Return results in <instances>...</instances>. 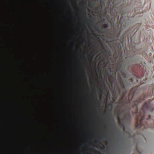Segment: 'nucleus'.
Masks as SVG:
<instances>
[{
	"label": "nucleus",
	"instance_id": "f257e3e1",
	"mask_svg": "<svg viewBox=\"0 0 154 154\" xmlns=\"http://www.w3.org/2000/svg\"><path fill=\"white\" fill-rule=\"evenodd\" d=\"M125 5H122L118 8H115L113 7L110 11V14L113 17H117V19H119L120 15L122 16L125 13Z\"/></svg>",
	"mask_w": 154,
	"mask_h": 154
},
{
	"label": "nucleus",
	"instance_id": "f03ea898",
	"mask_svg": "<svg viewBox=\"0 0 154 154\" xmlns=\"http://www.w3.org/2000/svg\"><path fill=\"white\" fill-rule=\"evenodd\" d=\"M124 71H122L123 76H124L126 80L125 81L124 83H123V85L124 88H128L131 85V83L130 82L128 81L127 79L131 76L130 74L128 72L126 71L125 70V69L124 68Z\"/></svg>",
	"mask_w": 154,
	"mask_h": 154
},
{
	"label": "nucleus",
	"instance_id": "7ed1b4c3",
	"mask_svg": "<svg viewBox=\"0 0 154 154\" xmlns=\"http://www.w3.org/2000/svg\"><path fill=\"white\" fill-rule=\"evenodd\" d=\"M82 76L84 80L85 83L87 85L88 89H90V87L89 86V83L87 77L86 75V72L84 68L83 69V73L82 74Z\"/></svg>",
	"mask_w": 154,
	"mask_h": 154
},
{
	"label": "nucleus",
	"instance_id": "20e7f679",
	"mask_svg": "<svg viewBox=\"0 0 154 154\" xmlns=\"http://www.w3.org/2000/svg\"><path fill=\"white\" fill-rule=\"evenodd\" d=\"M0 19H76V18H26V19H23V18H0Z\"/></svg>",
	"mask_w": 154,
	"mask_h": 154
},
{
	"label": "nucleus",
	"instance_id": "39448f33",
	"mask_svg": "<svg viewBox=\"0 0 154 154\" xmlns=\"http://www.w3.org/2000/svg\"><path fill=\"white\" fill-rule=\"evenodd\" d=\"M149 146L148 145V146H145V149L142 150H138V152L140 154H148L149 150Z\"/></svg>",
	"mask_w": 154,
	"mask_h": 154
},
{
	"label": "nucleus",
	"instance_id": "423d86ee",
	"mask_svg": "<svg viewBox=\"0 0 154 154\" xmlns=\"http://www.w3.org/2000/svg\"><path fill=\"white\" fill-rule=\"evenodd\" d=\"M103 134L105 135V136L104 138H103L101 139H99L98 137L94 134V140H96L97 142H100L101 141L103 140H106V141L107 142H109V140L107 137H106V134L105 133H103Z\"/></svg>",
	"mask_w": 154,
	"mask_h": 154
},
{
	"label": "nucleus",
	"instance_id": "0eeeda50",
	"mask_svg": "<svg viewBox=\"0 0 154 154\" xmlns=\"http://www.w3.org/2000/svg\"><path fill=\"white\" fill-rule=\"evenodd\" d=\"M87 7L84 5L83 6L82 8L80 9L78 11V13L81 15H85L86 14V9Z\"/></svg>",
	"mask_w": 154,
	"mask_h": 154
},
{
	"label": "nucleus",
	"instance_id": "6e6552de",
	"mask_svg": "<svg viewBox=\"0 0 154 154\" xmlns=\"http://www.w3.org/2000/svg\"><path fill=\"white\" fill-rule=\"evenodd\" d=\"M109 114L112 119V124L114 125L116 128V124L115 122V118L112 114V112H110Z\"/></svg>",
	"mask_w": 154,
	"mask_h": 154
},
{
	"label": "nucleus",
	"instance_id": "1a4fd4ad",
	"mask_svg": "<svg viewBox=\"0 0 154 154\" xmlns=\"http://www.w3.org/2000/svg\"><path fill=\"white\" fill-rule=\"evenodd\" d=\"M104 85L105 86L106 90L107 92V97H108V98L106 99V101H107V103H108L109 101V100L110 99V98L111 97V94H110V91H109V89L106 87L105 84H104Z\"/></svg>",
	"mask_w": 154,
	"mask_h": 154
},
{
	"label": "nucleus",
	"instance_id": "9d476101",
	"mask_svg": "<svg viewBox=\"0 0 154 154\" xmlns=\"http://www.w3.org/2000/svg\"><path fill=\"white\" fill-rule=\"evenodd\" d=\"M103 21V22L104 23H105L103 24V26L104 27L105 29H106L108 28L109 27V24L108 23H106V20H102ZM109 20V22L110 20ZM112 20V22H113V23H114V22H115V20Z\"/></svg>",
	"mask_w": 154,
	"mask_h": 154
},
{
	"label": "nucleus",
	"instance_id": "9b49d317",
	"mask_svg": "<svg viewBox=\"0 0 154 154\" xmlns=\"http://www.w3.org/2000/svg\"><path fill=\"white\" fill-rule=\"evenodd\" d=\"M140 60V57L138 56H137L136 57H134L132 60L135 63L137 64L138 63Z\"/></svg>",
	"mask_w": 154,
	"mask_h": 154
},
{
	"label": "nucleus",
	"instance_id": "f8f14e48",
	"mask_svg": "<svg viewBox=\"0 0 154 154\" xmlns=\"http://www.w3.org/2000/svg\"><path fill=\"white\" fill-rule=\"evenodd\" d=\"M69 37L71 39V40L70 41V42H69L68 44V46H69L70 45V44L71 43H72V45H75V43L73 42L72 41V39L73 38V36L69 34Z\"/></svg>",
	"mask_w": 154,
	"mask_h": 154
},
{
	"label": "nucleus",
	"instance_id": "ddd939ff",
	"mask_svg": "<svg viewBox=\"0 0 154 154\" xmlns=\"http://www.w3.org/2000/svg\"><path fill=\"white\" fill-rule=\"evenodd\" d=\"M102 7H101L100 9H99V7H97L95 9V12L97 14H100L102 11Z\"/></svg>",
	"mask_w": 154,
	"mask_h": 154
},
{
	"label": "nucleus",
	"instance_id": "4468645a",
	"mask_svg": "<svg viewBox=\"0 0 154 154\" xmlns=\"http://www.w3.org/2000/svg\"><path fill=\"white\" fill-rule=\"evenodd\" d=\"M81 36L83 40V42H82L80 45H82V44H83L84 42L85 41H86L87 39H86V36L85 35H81Z\"/></svg>",
	"mask_w": 154,
	"mask_h": 154
},
{
	"label": "nucleus",
	"instance_id": "2eb2a0df",
	"mask_svg": "<svg viewBox=\"0 0 154 154\" xmlns=\"http://www.w3.org/2000/svg\"><path fill=\"white\" fill-rule=\"evenodd\" d=\"M99 151L100 152L102 153L103 154H106V153L105 151V146L102 149H99Z\"/></svg>",
	"mask_w": 154,
	"mask_h": 154
},
{
	"label": "nucleus",
	"instance_id": "dca6fc26",
	"mask_svg": "<svg viewBox=\"0 0 154 154\" xmlns=\"http://www.w3.org/2000/svg\"><path fill=\"white\" fill-rule=\"evenodd\" d=\"M113 137H112L110 138V141L111 142H112V140H116V133L114 132H113Z\"/></svg>",
	"mask_w": 154,
	"mask_h": 154
},
{
	"label": "nucleus",
	"instance_id": "f3484780",
	"mask_svg": "<svg viewBox=\"0 0 154 154\" xmlns=\"http://www.w3.org/2000/svg\"><path fill=\"white\" fill-rule=\"evenodd\" d=\"M69 66L71 68H72L73 67V61L71 60L70 58H69Z\"/></svg>",
	"mask_w": 154,
	"mask_h": 154
},
{
	"label": "nucleus",
	"instance_id": "a211bd4d",
	"mask_svg": "<svg viewBox=\"0 0 154 154\" xmlns=\"http://www.w3.org/2000/svg\"><path fill=\"white\" fill-rule=\"evenodd\" d=\"M94 95H95V98L94 99V101H98V97H97V91H96V92H94Z\"/></svg>",
	"mask_w": 154,
	"mask_h": 154
},
{
	"label": "nucleus",
	"instance_id": "6ab92c4d",
	"mask_svg": "<svg viewBox=\"0 0 154 154\" xmlns=\"http://www.w3.org/2000/svg\"><path fill=\"white\" fill-rule=\"evenodd\" d=\"M81 142H82V146L83 145H87L88 143V142H83L82 140H81Z\"/></svg>",
	"mask_w": 154,
	"mask_h": 154
},
{
	"label": "nucleus",
	"instance_id": "aec40b11",
	"mask_svg": "<svg viewBox=\"0 0 154 154\" xmlns=\"http://www.w3.org/2000/svg\"><path fill=\"white\" fill-rule=\"evenodd\" d=\"M92 44L93 45V46L92 47V48H98V46L97 45V44L92 43Z\"/></svg>",
	"mask_w": 154,
	"mask_h": 154
},
{
	"label": "nucleus",
	"instance_id": "412c9836",
	"mask_svg": "<svg viewBox=\"0 0 154 154\" xmlns=\"http://www.w3.org/2000/svg\"><path fill=\"white\" fill-rule=\"evenodd\" d=\"M146 108L147 109H149V106H150V103H149V104H147L146 103L145 104Z\"/></svg>",
	"mask_w": 154,
	"mask_h": 154
},
{
	"label": "nucleus",
	"instance_id": "4be33fe9",
	"mask_svg": "<svg viewBox=\"0 0 154 154\" xmlns=\"http://www.w3.org/2000/svg\"><path fill=\"white\" fill-rule=\"evenodd\" d=\"M71 49L72 50V51L73 52V55L74 56H75V52H74V47L73 46H72L71 47Z\"/></svg>",
	"mask_w": 154,
	"mask_h": 154
},
{
	"label": "nucleus",
	"instance_id": "5701e85b",
	"mask_svg": "<svg viewBox=\"0 0 154 154\" xmlns=\"http://www.w3.org/2000/svg\"><path fill=\"white\" fill-rule=\"evenodd\" d=\"M103 44L107 47V49L109 51V52L110 53H111V51H110V49H109V48L108 47L107 45L106 44H105L104 42H103Z\"/></svg>",
	"mask_w": 154,
	"mask_h": 154
},
{
	"label": "nucleus",
	"instance_id": "b1692460",
	"mask_svg": "<svg viewBox=\"0 0 154 154\" xmlns=\"http://www.w3.org/2000/svg\"><path fill=\"white\" fill-rule=\"evenodd\" d=\"M97 112H98L97 110H95L94 111V113L95 114L94 115H93V117L94 118L96 117V115L97 114Z\"/></svg>",
	"mask_w": 154,
	"mask_h": 154
},
{
	"label": "nucleus",
	"instance_id": "393cba45",
	"mask_svg": "<svg viewBox=\"0 0 154 154\" xmlns=\"http://www.w3.org/2000/svg\"><path fill=\"white\" fill-rule=\"evenodd\" d=\"M78 151L79 152V154H82L83 152V151L81 150L80 148L78 149Z\"/></svg>",
	"mask_w": 154,
	"mask_h": 154
},
{
	"label": "nucleus",
	"instance_id": "a878e982",
	"mask_svg": "<svg viewBox=\"0 0 154 154\" xmlns=\"http://www.w3.org/2000/svg\"><path fill=\"white\" fill-rule=\"evenodd\" d=\"M94 20V21H95V20Z\"/></svg>",
	"mask_w": 154,
	"mask_h": 154
},
{
	"label": "nucleus",
	"instance_id": "bb28decb",
	"mask_svg": "<svg viewBox=\"0 0 154 154\" xmlns=\"http://www.w3.org/2000/svg\"><path fill=\"white\" fill-rule=\"evenodd\" d=\"M119 144H120L121 145V149H123V147L122 146V145H123L122 142H121L119 143Z\"/></svg>",
	"mask_w": 154,
	"mask_h": 154
},
{
	"label": "nucleus",
	"instance_id": "cd10ccee",
	"mask_svg": "<svg viewBox=\"0 0 154 154\" xmlns=\"http://www.w3.org/2000/svg\"><path fill=\"white\" fill-rule=\"evenodd\" d=\"M78 119L77 117H75V123H77Z\"/></svg>",
	"mask_w": 154,
	"mask_h": 154
},
{
	"label": "nucleus",
	"instance_id": "c85d7f7f",
	"mask_svg": "<svg viewBox=\"0 0 154 154\" xmlns=\"http://www.w3.org/2000/svg\"><path fill=\"white\" fill-rule=\"evenodd\" d=\"M85 121L84 120V119L83 120V122H82V125H83V126H84L85 125Z\"/></svg>",
	"mask_w": 154,
	"mask_h": 154
},
{
	"label": "nucleus",
	"instance_id": "c756f323",
	"mask_svg": "<svg viewBox=\"0 0 154 154\" xmlns=\"http://www.w3.org/2000/svg\"><path fill=\"white\" fill-rule=\"evenodd\" d=\"M77 132L78 134H79L80 132V130H77Z\"/></svg>",
	"mask_w": 154,
	"mask_h": 154
},
{
	"label": "nucleus",
	"instance_id": "7c9ffc66",
	"mask_svg": "<svg viewBox=\"0 0 154 154\" xmlns=\"http://www.w3.org/2000/svg\"><path fill=\"white\" fill-rule=\"evenodd\" d=\"M84 99H83L82 101L81 102L80 104L81 105H82V103L84 102Z\"/></svg>",
	"mask_w": 154,
	"mask_h": 154
},
{
	"label": "nucleus",
	"instance_id": "2f4dec72",
	"mask_svg": "<svg viewBox=\"0 0 154 154\" xmlns=\"http://www.w3.org/2000/svg\"><path fill=\"white\" fill-rule=\"evenodd\" d=\"M88 147L89 148H90L91 147V145L90 144H88Z\"/></svg>",
	"mask_w": 154,
	"mask_h": 154
},
{
	"label": "nucleus",
	"instance_id": "473e14b6",
	"mask_svg": "<svg viewBox=\"0 0 154 154\" xmlns=\"http://www.w3.org/2000/svg\"><path fill=\"white\" fill-rule=\"evenodd\" d=\"M89 41L91 42H92V39H91V38L89 37Z\"/></svg>",
	"mask_w": 154,
	"mask_h": 154
},
{
	"label": "nucleus",
	"instance_id": "72a5a7b5",
	"mask_svg": "<svg viewBox=\"0 0 154 154\" xmlns=\"http://www.w3.org/2000/svg\"><path fill=\"white\" fill-rule=\"evenodd\" d=\"M73 34L76 35V32L75 31H74L73 32Z\"/></svg>",
	"mask_w": 154,
	"mask_h": 154
},
{
	"label": "nucleus",
	"instance_id": "f704fd0d",
	"mask_svg": "<svg viewBox=\"0 0 154 154\" xmlns=\"http://www.w3.org/2000/svg\"><path fill=\"white\" fill-rule=\"evenodd\" d=\"M70 26H73V23L72 22V23H70Z\"/></svg>",
	"mask_w": 154,
	"mask_h": 154
},
{
	"label": "nucleus",
	"instance_id": "c9c22d12",
	"mask_svg": "<svg viewBox=\"0 0 154 154\" xmlns=\"http://www.w3.org/2000/svg\"><path fill=\"white\" fill-rule=\"evenodd\" d=\"M130 79L132 82H133V79H132L131 78H130Z\"/></svg>",
	"mask_w": 154,
	"mask_h": 154
},
{
	"label": "nucleus",
	"instance_id": "e433bc0d",
	"mask_svg": "<svg viewBox=\"0 0 154 154\" xmlns=\"http://www.w3.org/2000/svg\"><path fill=\"white\" fill-rule=\"evenodd\" d=\"M69 79L71 80L73 79V77L72 76H71L69 77Z\"/></svg>",
	"mask_w": 154,
	"mask_h": 154
},
{
	"label": "nucleus",
	"instance_id": "4c0bfd02",
	"mask_svg": "<svg viewBox=\"0 0 154 154\" xmlns=\"http://www.w3.org/2000/svg\"><path fill=\"white\" fill-rule=\"evenodd\" d=\"M70 94H73V92L72 91H71L70 92Z\"/></svg>",
	"mask_w": 154,
	"mask_h": 154
},
{
	"label": "nucleus",
	"instance_id": "58836bf2",
	"mask_svg": "<svg viewBox=\"0 0 154 154\" xmlns=\"http://www.w3.org/2000/svg\"><path fill=\"white\" fill-rule=\"evenodd\" d=\"M112 146L113 149H115V148L114 146L113 145H112Z\"/></svg>",
	"mask_w": 154,
	"mask_h": 154
},
{
	"label": "nucleus",
	"instance_id": "ea45409f",
	"mask_svg": "<svg viewBox=\"0 0 154 154\" xmlns=\"http://www.w3.org/2000/svg\"><path fill=\"white\" fill-rule=\"evenodd\" d=\"M89 7H91L92 6V5L91 4H89Z\"/></svg>",
	"mask_w": 154,
	"mask_h": 154
},
{
	"label": "nucleus",
	"instance_id": "a19ab883",
	"mask_svg": "<svg viewBox=\"0 0 154 154\" xmlns=\"http://www.w3.org/2000/svg\"><path fill=\"white\" fill-rule=\"evenodd\" d=\"M70 72H73V70L72 69H70Z\"/></svg>",
	"mask_w": 154,
	"mask_h": 154
},
{
	"label": "nucleus",
	"instance_id": "79ce46f5",
	"mask_svg": "<svg viewBox=\"0 0 154 154\" xmlns=\"http://www.w3.org/2000/svg\"><path fill=\"white\" fill-rule=\"evenodd\" d=\"M77 68L78 69H79V66L78 65H77Z\"/></svg>",
	"mask_w": 154,
	"mask_h": 154
},
{
	"label": "nucleus",
	"instance_id": "37998d69",
	"mask_svg": "<svg viewBox=\"0 0 154 154\" xmlns=\"http://www.w3.org/2000/svg\"><path fill=\"white\" fill-rule=\"evenodd\" d=\"M101 98H102L103 97V95L102 94L101 95Z\"/></svg>",
	"mask_w": 154,
	"mask_h": 154
},
{
	"label": "nucleus",
	"instance_id": "c03bdc74",
	"mask_svg": "<svg viewBox=\"0 0 154 154\" xmlns=\"http://www.w3.org/2000/svg\"><path fill=\"white\" fill-rule=\"evenodd\" d=\"M97 28L98 29H100V27L99 26H98L97 27Z\"/></svg>",
	"mask_w": 154,
	"mask_h": 154
},
{
	"label": "nucleus",
	"instance_id": "a18cd8bd",
	"mask_svg": "<svg viewBox=\"0 0 154 154\" xmlns=\"http://www.w3.org/2000/svg\"><path fill=\"white\" fill-rule=\"evenodd\" d=\"M80 75V73L79 72L78 74V76H79Z\"/></svg>",
	"mask_w": 154,
	"mask_h": 154
},
{
	"label": "nucleus",
	"instance_id": "49530a36",
	"mask_svg": "<svg viewBox=\"0 0 154 154\" xmlns=\"http://www.w3.org/2000/svg\"><path fill=\"white\" fill-rule=\"evenodd\" d=\"M94 32L95 33V34H96V35H97V32Z\"/></svg>",
	"mask_w": 154,
	"mask_h": 154
},
{
	"label": "nucleus",
	"instance_id": "de8ad7c7",
	"mask_svg": "<svg viewBox=\"0 0 154 154\" xmlns=\"http://www.w3.org/2000/svg\"><path fill=\"white\" fill-rule=\"evenodd\" d=\"M86 29H88V27H87V26H86Z\"/></svg>",
	"mask_w": 154,
	"mask_h": 154
},
{
	"label": "nucleus",
	"instance_id": "09e8293b",
	"mask_svg": "<svg viewBox=\"0 0 154 154\" xmlns=\"http://www.w3.org/2000/svg\"><path fill=\"white\" fill-rule=\"evenodd\" d=\"M120 20V22H122V20Z\"/></svg>",
	"mask_w": 154,
	"mask_h": 154
},
{
	"label": "nucleus",
	"instance_id": "8fccbe9b",
	"mask_svg": "<svg viewBox=\"0 0 154 154\" xmlns=\"http://www.w3.org/2000/svg\"><path fill=\"white\" fill-rule=\"evenodd\" d=\"M94 56H93L92 57V59H93L94 58Z\"/></svg>",
	"mask_w": 154,
	"mask_h": 154
},
{
	"label": "nucleus",
	"instance_id": "3c124183",
	"mask_svg": "<svg viewBox=\"0 0 154 154\" xmlns=\"http://www.w3.org/2000/svg\"><path fill=\"white\" fill-rule=\"evenodd\" d=\"M77 27V25H75V27H76L75 28H76Z\"/></svg>",
	"mask_w": 154,
	"mask_h": 154
},
{
	"label": "nucleus",
	"instance_id": "603ef678",
	"mask_svg": "<svg viewBox=\"0 0 154 154\" xmlns=\"http://www.w3.org/2000/svg\"><path fill=\"white\" fill-rule=\"evenodd\" d=\"M75 152H73V154H75Z\"/></svg>",
	"mask_w": 154,
	"mask_h": 154
},
{
	"label": "nucleus",
	"instance_id": "864d4df0",
	"mask_svg": "<svg viewBox=\"0 0 154 154\" xmlns=\"http://www.w3.org/2000/svg\"><path fill=\"white\" fill-rule=\"evenodd\" d=\"M93 149H96V148L95 147H94Z\"/></svg>",
	"mask_w": 154,
	"mask_h": 154
},
{
	"label": "nucleus",
	"instance_id": "5fc2aeb1",
	"mask_svg": "<svg viewBox=\"0 0 154 154\" xmlns=\"http://www.w3.org/2000/svg\"><path fill=\"white\" fill-rule=\"evenodd\" d=\"M17 8H15V9H14L13 10L14 11L15 9H16Z\"/></svg>",
	"mask_w": 154,
	"mask_h": 154
},
{
	"label": "nucleus",
	"instance_id": "6e6d98bb",
	"mask_svg": "<svg viewBox=\"0 0 154 154\" xmlns=\"http://www.w3.org/2000/svg\"><path fill=\"white\" fill-rule=\"evenodd\" d=\"M122 68V67L121 66L120 67V69H121Z\"/></svg>",
	"mask_w": 154,
	"mask_h": 154
},
{
	"label": "nucleus",
	"instance_id": "4d7b16f0",
	"mask_svg": "<svg viewBox=\"0 0 154 154\" xmlns=\"http://www.w3.org/2000/svg\"><path fill=\"white\" fill-rule=\"evenodd\" d=\"M153 109H152V111H153Z\"/></svg>",
	"mask_w": 154,
	"mask_h": 154
},
{
	"label": "nucleus",
	"instance_id": "13d9d810",
	"mask_svg": "<svg viewBox=\"0 0 154 154\" xmlns=\"http://www.w3.org/2000/svg\"><path fill=\"white\" fill-rule=\"evenodd\" d=\"M98 39H100V37H98Z\"/></svg>",
	"mask_w": 154,
	"mask_h": 154
},
{
	"label": "nucleus",
	"instance_id": "bf43d9fd",
	"mask_svg": "<svg viewBox=\"0 0 154 154\" xmlns=\"http://www.w3.org/2000/svg\"><path fill=\"white\" fill-rule=\"evenodd\" d=\"M88 95H90V94H88Z\"/></svg>",
	"mask_w": 154,
	"mask_h": 154
},
{
	"label": "nucleus",
	"instance_id": "052dcab7",
	"mask_svg": "<svg viewBox=\"0 0 154 154\" xmlns=\"http://www.w3.org/2000/svg\"><path fill=\"white\" fill-rule=\"evenodd\" d=\"M86 3H85V5H86Z\"/></svg>",
	"mask_w": 154,
	"mask_h": 154
},
{
	"label": "nucleus",
	"instance_id": "680f3d73",
	"mask_svg": "<svg viewBox=\"0 0 154 154\" xmlns=\"http://www.w3.org/2000/svg\"><path fill=\"white\" fill-rule=\"evenodd\" d=\"M78 143V144L79 145V143Z\"/></svg>",
	"mask_w": 154,
	"mask_h": 154
},
{
	"label": "nucleus",
	"instance_id": "e2e57ef3",
	"mask_svg": "<svg viewBox=\"0 0 154 154\" xmlns=\"http://www.w3.org/2000/svg\"><path fill=\"white\" fill-rule=\"evenodd\" d=\"M95 106H94V108H95Z\"/></svg>",
	"mask_w": 154,
	"mask_h": 154
},
{
	"label": "nucleus",
	"instance_id": "0e129e2a",
	"mask_svg": "<svg viewBox=\"0 0 154 154\" xmlns=\"http://www.w3.org/2000/svg\"><path fill=\"white\" fill-rule=\"evenodd\" d=\"M98 79H99V77L98 78Z\"/></svg>",
	"mask_w": 154,
	"mask_h": 154
},
{
	"label": "nucleus",
	"instance_id": "69168bd1",
	"mask_svg": "<svg viewBox=\"0 0 154 154\" xmlns=\"http://www.w3.org/2000/svg\"><path fill=\"white\" fill-rule=\"evenodd\" d=\"M112 107H113V105H112Z\"/></svg>",
	"mask_w": 154,
	"mask_h": 154
},
{
	"label": "nucleus",
	"instance_id": "338daca9",
	"mask_svg": "<svg viewBox=\"0 0 154 154\" xmlns=\"http://www.w3.org/2000/svg\"><path fill=\"white\" fill-rule=\"evenodd\" d=\"M114 20H115V17H114Z\"/></svg>",
	"mask_w": 154,
	"mask_h": 154
}]
</instances>
